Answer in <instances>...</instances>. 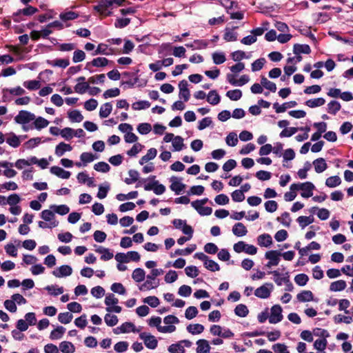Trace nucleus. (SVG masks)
Segmentation results:
<instances>
[{
    "instance_id": "1",
    "label": "nucleus",
    "mask_w": 353,
    "mask_h": 353,
    "mask_svg": "<svg viewBox=\"0 0 353 353\" xmlns=\"http://www.w3.org/2000/svg\"><path fill=\"white\" fill-rule=\"evenodd\" d=\"M125 0H99L98 4L94 6V10L101 15L108 17L112 15L111 11L114 6H120Z\"/></svg>"
},
{
    "instance_id": "2",
    "label": "nucleus",
    "mask_w": 353,
    "mask_h": 353,
    "mask_svg": "<svg viewBox=\"0 0 353 353\" xmlns=\"http://www.w3.org/2000/svg\"><path fill=\"white\" fill-rule=\"evenodd\" d=\"M163 273L162 269H152L150 274L147 276V280L139 288L140 290H149L156 288L159 286V281L156 280V277L161 275Z\"/></svg>"
},
{
    "instance_id": "3",
    "label": "nucleus",
    "mask_w": 353,
    "mask_h": 353,
    "mask_svg": "<svg viewBox=\"0 0 353 353\" xmlns=\"http://www.w3.org/2000/svg\"><path fill=\"white\" fill-rule=\"evenodd\" d=\"M315 186L312 182H305L302 183H292L290 185V190H302L301 195L303 198H309L313 195V190Z\"/></svg>"
},
{
    "instance_id": "4",
    "label": "nucleus",
    "mask_w": 353,
    "mask_h": 353,
    "mask_svg": "<svg viewBox=\"0 0 353 353\" xmlns=\"http://www.w3.org/2000/svg\"><path fill=\"white\" fill-rule=\"evenodd\" d=\"M38 11L39 10L37 8L32 6H28L26 8L20 9L17 12L13 13L12 19L15 22H20L23 20L22 18L23 16H32Z\"/></svg>"
},
{
    "instance_id": "5",
    "label": "nucleus",
    "mask_w": 353,
    "mask_h": 353,
    "mask_svg": "<svg viewBox=\"0 0 353 353\" xmlns=\"http://www.w3.org/2000/svg\"><path fill=\"white\" fill-rule=\"evenodd\" d=\"M233 249L237 253L244 252L248 254L254 255L257 252V248L254 245L247 244L242 241L235 243Z\"/></svg>"
},
{
    "instance_id": "6",
    "label": "nucleus",
    "mask_w": 353,
    "mask_h": 353,
    "mask_svg": "<svg viewBox=\"0 0 353 353\" xmlns=\"http://www.w3.org/2000/svg\"><path fill=\"white\" fill-rule=\"evenodd\" d=\"M274 285L271 283H265L254 291V295L260 299H268L270 297Z\"/></svg>"
},
{
    "instance_id": "7",
    "label": "nucleus",
    "mask_w": 353,
    "mask_h": 353,
    "mask_svg": "<svg viewBox=\"0 0 353 353\" xmlns=\"http://www.w3.org/2000/svg\"><path fill=\"white\" fill-rule=\"evenodd\" d=\"M35 119V115L26 110H21L19 114L14 117L16 123L19 124L28 123Z\"/></svg>"
},
{
    "instance_id": "8",
    "label": "nucleus",
    "mask_w": 353,
    "mask_h": 353,
    "mask_svg": "<svg viewBox=\"0 0 353 353\" xmlns=\"http://www.w3.org/2000/svg\"><path fill=\"white\" fill-rule=\"evenodd\" d=\"M268 319L269 322L272 324H276L282 321V308L279 305H274L272 307Z\"/></svg>"
},
{
    "instance_id": "9",
    "label": "nucleus",
    "mask_w": 353,
    "mask_h": 353,
    "mask_svg": "<svg viewBox=\"0 0 353 353\" xmlns=\"http://www.w3.org/2000/svg\"><path fill=\"white\" fill-rule=\"evenodd\" d=\"M139 338L144 341V344L148 348L154 350L157 347L158 341L154 336L146 332H141L139 334Z\"/></svg>"
},
{
    "instance_id": "10",
    "label": "nucleus",
    "mask_w": 353,
    "mask_h": 353,
    "mask_svg": "<svg viewBox=\"0 0 353 353\" xmlns=\"http://www.w3.org/2000/svg\"><path fill=\"white\" fill-rule=\"evenodd\" d=\"M281 254V252L277 250L268 251L265 254V257L269 260L266 264V267L270 268L277 265L280 261L279 256Z\"/></svg>"
},
{
    "instance_id": "11",
    "label": "nucleus",
    "mask_w": 353,
    "mask_h": 353,
    "mask_svg": "<svg viewBox=\"0 0 353 353\" xmlns=\"http://www.w3.org/2000/svg\"><path fill=\"white\" fill-rule=\"evenodd\" d=\"M108 63L109 60L105 57H97L92 59V61L88 62L85 65V68L86 70H90L92 72V71L90 69L92 66L97 68L105 67L108 65Z\"/></svg>"
},
{
    "instance_id": "12",
    "label": "nucleus",
    "mask_w": 353,
    "mask_h": 353,
    "mask_svg": "<svg viewBox=\"0 0 353 353\" xmlns=\"http://www.w3.org/2000/svg\"><path fill=\"white\" fill-rule=\"evenodd\" d=\"M170 181L171 185L170 188L176 194H179L185 188V185L181 181V179L176 176H172Z\"/></svg>"
},
{
    "instance_id": "13",
    "label": "nucleus",
    "mask_w": 353,
    "mask_h": 353,
    "mask_svg": "<svg viewBox=\"0 0 353 353\" xmlns=\"http://www.w3.org/2000/svg\"><path fill=\"white\" fill-rule=\"evenodd\" d=\"M72 269L68 265H63L60 266L57 270L52 272V274L58 278L63 276H68L72 274Z\"/></svg>"
},
{
    "instance_id": "14",
    "label": "nucleus",
    "mask_w": 353,
    "mask_h": 353,
    "mask_svg": "<svg viewBox=\"0 0 353 353\" xmlns=\"http://www.w3.org/2000/svg\"><path fill=\"white\" fill-rule=\"evenodd\" d=\"M50 172L63 179H69L71 174L69 171H66L59 166L51 167Z\"/></svg>"
},
{
    "instance_id": "15",
    "label": "nucleus",
    "mask_w": 353,
    "mask_h": 353,
    "mask_svg": "<svg viewBox=\"0 0 353 353\" xmlns=\"http://www.w3.org/2000/svg\"><path fill=\"white\" fill-rule=\"evenodd\" d=\"M297 105L295 101H291L289 102H286L279 105L278 103H275L273 104V108L275 109L276 113L284 112L286 109L294 108Z\"/></svg>"
},
{
    "instance_id": "16",
    "label": "nucleus",
    "mask_w": 353,
    "mask_h": 353,
    "mask_svg": "<svg viewBox=\"0 0 353 353\" xmlns=\"http://www.w3.org/2000/svg\"><path fill=\"white\" fill-rule=\"evenodd\" d=\"M72 150V147L64 142L59 143L55 148V154L57 157H62L65 152H70Z\"/></svg>"
},
{
    "instance_id": "17",
    "label": "nucleus",
    "mask_w": 353,
    "mask_h": 353,
    "mask_svg": "<svg viewBox=\"0 0 353 353\" xmlns=\"http://www.w3.org/2000/svg\"><path fill=\"white\" fill-rule=\"evenodd\" d=\"M315 172L321 173L327 168V165L323 158H318L313 161Z\"/></svg>"
},
{
    "instance_id": "18",
    "label": "nucleus",
    "mask_w": 353,
    "mask_h": 353,
    "mask_svg": "<svg viewBox=\"0 0 353 353\" xmlns=\"http://www.w3.org/2000/svg\"><path fill=\"white\" fill-rule=\"evenodd\" d=\"M293 52L295 54H300L301 53L309 54L311 52V49L307 44H294L293 47Z\"/></svg>"
},
{
    "instance_id": "19",
    "label": "nucleus",
    "mask_w": 353,
    "mask_h": 353,
    "mask_svg": "<svg viewBox=\"0 0 353 353\" xmlns=\"http://www.w3.org/2000/svg\"><path fill=\"white\" fill-rule=\"evenodd\" d=\"M258 244L261 247H269L272 243V239L269 234H263L257 238Z\"/></svg>"
},
{
    "instance_id": "20",
    "label": "nucleus",
    "mask_w": 353,
    "mask_h": 353,
    "mask_svg": "<svg viewBox=\"0 0 353 353\" xmlns=\"http://www.w3.org/2000/svg\"><path fill=\"white\" fill-rule=\"evenodd\" d=\"M299 302H309L313 300L314 295L310 290H303L296 295Z\"/></svg>"
},
{
    "instance_id": "21",
    "label": "nucleus",
    "mask_w": 353,
    "mask_h": 353,
    "mask_svg": "<svg viewBox=\"0 0 353 353\" xmlns=\"http://www.w3.org/2000/svg\"><path fill=\"white\" fill-rule=\"evenodd\" d=\"M157 154V149L152 148L148 150V152L145 155L143 156L140 160L139 163L141 165H143L148 161L154 159Z\"/></svg>"
},
{
    "instance_id": "22",
    "label": "nucleus",
    "mask_w": 353,
    "mask_h": 353,
    "mask_svg": "<svg viewBox=\"0 0 353 353\" xmlns=\"http://www.w3.org/2000/svg\"><path fill=\"white\" fill-rule=\"evenodd\" d=\"M232 232L236 236H243L248 233L245 226L242 223H236L232 228Z\"/></svg>"
},
{
    "instance_id": "23",
    "label": "nucleus",
    "mask_w": 353,
    "mask_h": 353,
    "mask_svg": "<svg viewBox=\"0 0 353 353\" xmlns=\"http://www.w3.org/2000/svg\"><path fill=\"white\" fill-rule=\"evenodd\" d=\"M196 353H210V347L208 342L205 339H199L196 342Z\"/></svg>"
},
{
    "instance_id": "24",
    "label": "nucleus",
    "mask_w": 353,
    "mask_h": 353,
    "mask_svg": "<svg viewBox=\"0 0 353 353\" xmlns=\"http://www.w3.org/2000/svg\"><path fill=\"white\" fill-rule=\"evenodd\" d=\"M347 286L346 282L343 280H338L331 283L330 290L332 292H340L345 289Z\"/></svg>"
},
{
    "instance_id": "25",
    "label": "nucleus",
    "mask_w": 353,
    "mask_h": 353,
    "mask_svg": "<svg viewBox=\"0 0 353 353\" xmlns=\"http://www.w3.org/2000/svg\"><path fill=\"white\" fill-rule=\"evenodd\" d=\"M221 97L216 90H213L209 92L207 96V101L211 105H215L219 103Z\"/></svg>"
},
{
    "instance_id": "26",
    "label": "nucleus",
    "mask_w": 353,
    "mask_h": 353,
    "mask_svg": "<svg viewBox=\"0 0 353 353\" xmlns=\"http://www.w3.org/2000/svg\"><path fill=\"white\" fill-rule=\"evenodd\" d=\"M59 350L63 353H74L75 347L71 342L63 341L59 344Z\"/></svg>"
},
{
    "instance_id": "27",
    "label": "nucleus",
    "mask_w": 353,
    "mask_h": 353,
    "mask_svg": "<svg viewBox=\"0 0 353 353\" xmlns=\"http://www.w3.org/2000/svg\"><path fill=\"white\" fill-rule=\"evenodd\" d=\"M112 110V105L111 103L107 102L103 104L99 110V116L101 118H106L108 117Z\"/></svg>"
},
{
    "instance_id": "28",
    "label": "nucleus",
    "mask_w": 353,
    "mask_h": 353,
    "mask_svg": "<svg viewBox=\"0 0 353 353\" xmlns=\"http://www.w3.org/2000/svg\"><path fill=\"white\" fill-rule=\"evenodd\" d=\"M65 332V328L63 326H58L56 329L50 332V338L52 340L61 339Z\"/></svg>"
},
{
    "instance_id": "29",
    "label": "nucleus",
    "mask_w": 353,
    "mask_h": 353,
    "mask_svg": "<svg viewBox=\"0 0 353 353\" xmlns=\"http://www.w3.org/2000/svg\"><path fill=\"white\" fill-rule=\"evenodd\" d=\"M261 84L265 89L269 90L272 92H275L276 91V85L274 82L269 81L266 77H261Z\"/></svg>"
},
{
    "instance_id": "30",
    "label": "nucleus",
    "mask_w": 353,
    "mask_h": 353,
    "mask_svg": "<svg viewBox=\"0 0 353 353\" xmlns=\"http://www.w3.org/2000/svg\"><path fill=\"white\" fill-rule=\"evenodd\" d=\"M325 103V100L322 97H319V98L309 99V100L306 101L305 105L310 108H313L321 106V105H324Z\"/></svg>"
},
{
    "instance_id": "31",
    "label": "nucleus",
    "mask_w": 353,
    "mask_h": 353,
    "mask_svg": "<svg viewBox=\"0 0 353 353\" xmlns=\"http://www.w3.org/2000/svg\"><path fill=\"white\" fill-rule=\"evenodd\" d=\"M129 178H125L124 182L130 185L135 183L139 178V173L135 170H130L128 171Z\"/></svg>"
},
{
    "instance_id": "32",
    "label": "nucleus",
    "mask_w": 353,
    "mask_h": 353,
    "mask_svg": "<svg viewBox=\"0 0 353 353\" xmlns=\"http://www.w3.org/2000/svg\"><path fill=\"white\" fill-rule=\"evenodd\" d=\"M48 63L54 67L65 68L69 65L70 61L67 59H58L52 61H49Z\"/></svg>"
},
{
    "instance_id": "33",
    "label": "nucleus",
    "mask_w": 353,
    "mask_h": 353,
    "mask_svg": "<svg viewBox=\"0 0 353 353\" xmlns=\"http://www.w3.org/2000/svg\"><path fill=\"white\" fill-rule=\"evenodd\" d=\"M68 118L72 122H81L83 119V116L81 112L77 110H74L68 112Z\"/></svg>"
},
{
    "instance_id": "34",
    "label": "nucleus",
    "mask_w": 353,
    "mask_h": 353,
    "mask_svg": "<svg viewBox=\"0 0 353 353\" xmlns=\"http://www.w3.org/2000/svg\"><path fill=\"white\" fill-rule=\"evenodd\" d=\"M297 222L299 223L300 227L303 229L307 225H310V223H313L314 221V217L312 216H299L296 219Z\"/></svg>"
},
{
    "instance_id": "35",
    "label": "nucleus",
    "mask_w": 353,
    "mask_h": 353,
    "mask_svg": "<svg viewBox=\"0 0 353 353\" xmlns=\"http://www.w3.org/2000/svg\"><path fill=\"white\" fill-rule=\"evenodd\" d=\"M187 330L188 332L191 333L192 334H199L203 332L204 330V326L201 324H190L188 325Z\"/></svg>"
},
{
    "instance_id": "36",
    "label": "nucleus",
    "mask_w": 353,
    "mask_h": 353,
    "mask_svg": "<svg viewBox=\"0 0 353 353\" xmlns=\"http://www.w3.org/2000/svg\"><path fill=\"white\" fill-rule=\"evenodd\" d=\"M79 14L73 11H68L62 12L59 14V18L63 21H67L70 20H74L78 18Z\"/></svg>"
},
{
    "instance_id": "37",
    "label": "nucleus",
    "mask_w": 353,
    "mask_h": 353,
    "mask_svg": "<svg viewBox=\"0 0 353 353\" xmlns=\"http://www.w3.org/2000/svg\"><path fill=\"white\" fill-rule=\"evenodd\" d=\"M234 313L238 316L245 317L248 314L249 310L245 305L239 304L234 309Z\"/></svg>"
},
{
    "instance_id": "38",
    "label": "nucleus",
    "mask_w": 353,
    "mask_h": 353,
    "mask_svg": "<svg viewBox=\"0 0 353 353\" xmlns=\"http://www.w3.org/2000/svg\"><path fill=\"white\" fill-rule=\"evenodd\" d=\"M341 106L337 101H331L327 104V112L330 114L335 115L341 109Z\"/></svg>"
},
{
    "instance_id": "39",
    "label": "nucleus",
    "mask_w": 353,
    "mask_h": 353,
    "mask_svg": "<svg viewBox=\"0 0 353 353\" xmlns=\"http://www.w3.org/2000/svg\"><path fill=\"white\" fill-rule=\"evenodd\" d=\"M341 183V178L339 176H332L328 177L325 181V185L329 188H335Z\"/></svg>"
},
{
    "instance_id": "40",
    "label": "nucleus",
    "mask_w": 353,
    "mask_h": 353,
    "mask_svg": "<svg viewBox=\"0 0 353 353\" xmlns=\"http://www.w3.org/2000/svg\"><path fill=\"white\" fill-rule=\"evenodd\" d=\"M145 274V271L143 269L136 268L132 272V277L136 282L139 283L144 280Z\"/></svg>"
},
{
    "instance_id": "41",
    "label": "nucleus",
    "mask_w": 353,
    "mask_h": 353,
    "mask_svg": "<svg viewBox=\"0 0 353 353\" xmlns=\"http://www.w3.org/2000/svg\"><path fill=\"white\" fill-rule=\"evenodd\" d=\"M172 146L174 151H181L185 147L183 139L180 136H176L172 141Z\"/></svg>"
},
{
    "instance_id": "42",
    "label": "nucleus",
    "mask_w": 353,
    "mask_h": 353,
    "mask_svg": "<svg viewBox=\"0 0 353 353\" xmlns=\"http://www.w3.org/2000/svg\"><path fill=\"white\" fill-rule=\"evenodd\" d=\"M212 57L214 63H215L216 65L223 63L226 60L225 54L222 52H214L212 55Z\"/></svg>"
},
{
    "instance_id": "43",
    "label": "nucleus",
    "mask_w": 353,
    "mask_h": 353,
    "mask_svg": "<svg viewBox=\"0 0 353 353\" xmlns=\"http://www.w3.org/2000/svg\"><path fill=\"white\" fill-rule=\"evenodd\" d=\"M23 85L25 88L30 90H37L40 88L41 83L39 81L31 80L24 81Z\"/></svg>"
},
{
    "instance_id": "44",
    "label": "nucleus",
    "mask_w": 353,
    "mask_h": 353,
    "mask_svg": "<svg viewBox=\"0 0 353 353\" xmlns=\"http://www.w3.org/2000/svg\"><path fill=\"white\" fill-rule=\"evenodd\" d=\"M34 121V127L37 130L44 128L49 124V121L41 117H39L37 119L35 118Z\"/></svg>"
},
{
    "instance_id": "45",
    "label": "nucleus",
    "mask_w": 353,
    "mask_h": 353,
    "mask_svg": "<svg viewBox=\"0 0 353 353\" xmlns=\"http://www.w3.org/2000/svg\"><path fill=\"white\" fill-rule=\"evenodd\" d=\"M150 103L148 101H139L134 102L132 105V108L134 110H141L150 108Z\"/></svg>"
},
{
    "instance_id": "46",
    "label": "nucleus",
    "mask_w": 353,
    "mask_h": 353,
    "mask_svg": "<svg viewBox=\"0 0 353 353\" xmlns=\"http://www.w3.org/2000/svg\"><path fill=\"white\" fill-rule=\"evenodd\" d=\"M73 316L69 312L60 313L58 315V320L60 323L63 324H68L71 322Z\"/></svg>"
},
{
    "instance_id": "47",
    "label": "nucleus",
    "mask_w": 353,
    "mask_h": 353,
    "mask_svg": "<svg viewBox=\"0 0 353 353\" xmlns=\"http://www.w3.org/2000/svg\"><path fill=\"white\" fill-rule=\"evenodd\" d=\"M226 96L232 101H238L242 97V92L239 89L229 90L227 92Z\"/></svg>"
},
{
    "instance_id": "48",
    "label": "nucleus",
    "mask_w": 353,
    "mask_h": 353,
    "mask_svg": "<svg viewBox=\"0 0 353 353\" xmlns=\"http://www.w3.org/2000/svg\"><path fill=\"white\" fill-rule=\"evenodd\" d=\"M204 266L205 268L212 272H216L220 270L219 265L214 261L209 259V257L208 258L206 261H205Z\"/></svg>"
},
{
    "instance_id": "49",
    "label": "nucleus",
    "mask_w": 353,
    "mask_h": 353,
    "mask_svg": "<svg viewBox=\"0 0 353 353\" xmlns=\"http://www.w3.org/2000/svg\"><path fill=\"white\" fill-rule=\"evenodd\" d=\"M309 277L305 274H299L295 276L294 281L299 286H304L308 282Z\"/></svg>"
},
{
    "instance_id": "50",
    "label": "nucleus",
    "mask_w": 353,
    "mask_h": 353,
    "mask_svg": "<svg viewBox=\"0 0 353 353\" xmlns=\"http://www.w3.org/2000/svg\"><path fill=\"white\" fill-rule=\"evenodd\" d=\"M121 332L122 333H128L130 332H135L137 330L135 329V326L132 323L125 322L123 323L119 327Z\"/></svg>"
},
{
    "instance_id": "51",
    "label": "nucleus",
    "mask_w": 353,
    "mask_h": 353,
    "mask_svg": "<svg viewBox=\"0 0 353 353\" xmlns=\"http://www.w3.org/2000/svg\"><path fill=\"white\" fill-rule=\"evenodd\" d=\"M6 142L13 148H17L21 143L19 137L14 133H11L10 136L6 139Z\"/></svg>"
},
{
    "instance_id": "52",
    "label": "nucleus",
    "mask_w": 353,
    "mask_h": 353,
    "mask_svg": "<svg viewBox=\"0 0 353 353\" xmlns=\"http://www.w3.org/2000/svg\"><path fill=\"white\" fill-rule=\"evenodd\" d=\"M265 62L266 61L265 58H260L256 59L252 63V70L253 72L261 70L263 68Z\"/></svg>"
},
{
    "instance_id": "53",
    "label": "nucleus",
    "mask_w": 353,
    "mask_h": 353,
    "mask_svg": "<svg viewBox=\"0 0 353 353\" xmlns=\"http://www.w3.org/2000/svg\"><path fill=\"white\" fill-rule=\"evenodd\" d=\"M45 289L53 296H57L61 294L63 292V288L62 287L58 288L57 285H48Z\"/></svg>"
},
{
    "instance_id": "54",
    "label": "nucleus",
    "mask_w": 353,
    "mask_h": 353,
    "mask_svg": "<svg viewBox=\"0 0 353 353\" xmlns=\"http://www.w3.org/2000/svg\"><path fill=\"white\" fill-rule=\"evenodd\" d=\"M90 88L88 82L78 83L74 86V91L79 94H84Z\"/></svg>"
},
{
    "instance_id": "55",
    "label": "nucleus",
    "mask_w": 353,
    "mask_h": 353,
    "mask_svg": "<svg viewBox=\"0 0 353 353\" xmlns=\"http://www.w3.org/2000/svg\"><path fill=\"white\" fill-rule=\"evenodd\" d=\"M104 321L107 325L110 327L114 326L118 323V318L116 315L106 314L104 317Z\"/></svg>"
},
{
    "instance_id": "56",
    "label": "nucleus",
    "mask_w": 353,
    "mask_h": 353,
    "mask_svg": "<svg viewBox=\"0 0 353 353\" xmlns=\"http://www.w3.org/2000/svg\"><path fill=\"white\" fill-rule=\"evenodd\" d=\"M168 351L171 353H185V350L184 346L179 342L170 345Z\"/></svg>"
},
{
    "instance_id": "57",
    "label": "nucleus",
    "mask_w": 353,
    "mask_h": 353,
    "mask_svg": "<svg viewBox=\"0 0 353 353\" xmlns=\"http://www.w3.org/2000/svg\"><path fill=\"white\" fill-rule=\"evenodd\" d=\"M185 272L188 276L191 278H195L199 274L198 268L194 265L187 266L185 268Z\"/></svg>"
},
{
    "instance_id": "58",
    "label": "nucleus",
    "mask_w": 353,
    "mask_h": 353,
    "mask_svg": "<svg viewBox=\"0 0 353 353\" xmlns=\"http://www.w3.org/2000/svg\"><path fill=\"white\" fill-rule=\"evenodd\" d=\"M94 169L96 171L105 173L110 170V167L107 163L101 161L94 164Z\"/></svg>"
},
{
    "instance_id": "59",
    "label": "nucleus",
    "mask_w": 353,
    "mask_h": 353,
    "mask_svg": "<svg viewBox=\"0 0 353 353\" xmlns=\"http://www.w3.org/2000/svg\"><path fill=\"white\" fill-rule=\"evenodd\" d=\"M196 248L195 244L191 245L190 247L186 248L185 249H178L175 251V255H188L193 252Z\"/></svg>"
},
{
    "instance_id": "60",
    "label": "nucleus",
    "mask_w": 353,
    "mask_h": 353,
    "mask_svg": "<svg viewBox=\"0 0 353 353\" xmlns=\"http://www.w3.org/2000/svg\"><path fill=\"white\" fill-rule=\"evenodd\" d=\"M278 221L286 227H290L291 219L290 214L287 212H283L280 217L277 218Z\"/></svg>"
},
{
    "instance_id": "61",
    "label": "nucleus",
    "mask_w": 353,
    "mask_h": 353,
    "mask_svg": "<svg viewBox=\"0 0 353 353\" xmlns=\"http://www.w3.org/2000/svg\"><path fill=\"white\" fill-rule=\"evenodd\" d=\"M198 314V310L194 306L188 307L185 312V316L186 319L190 320L196 317Z\"/></svg>"
},
{
    "instance_id": "62",
    "label": "nucleus",
    "mask_w": 353,
    "mask_h": 353,
    "mask_svg": "<svg viewBox=\"0 0 353 353\" xmlns=\"http://www.w3.org/2000/svg\"><path fill=\"white\" fill-rule=\"evenodd\" d=\"M80 159L83 162V165L85 166L87 163L94 160V155L90 152H83L80 156Z\"/></svg>"
},
{
    "instance_id": "63",
    "label": "nucleus",
    "mask_w": 353,
    "mask_h": 353,
    "mask_svg": "<svg viewBox=\"0 0 353 353\" xmlns=\"http://www.w3.org/2000/svg\"><path fill=\"white\" fill-rule=\"evenodd\" d=\"M152 130V126L150 123H140L137 127V130L141 134H147Z\"/></svg>"
},
{
    "instance_id": "64",
    "label": "nucleus",
    "mask_w": 353,
    "mask_h": 353,
    "mask_svg": "<svg viewBox=\"0 0 353 353\" xmlns=\"http://www.w3.org/2000/svg\"><path fill=\"white\" fill-rule=\"evenodd\" d=\"M272 350L275 353H290L287 346L283 343H276L273 345Z\"/></svg>"
}]
</instances>
